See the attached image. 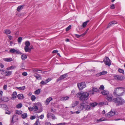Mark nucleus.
Wrapping results in <instances>:
<instances>
[{"label": "nucleus", "instance_id": "obj_33", "mask_svg": "<svg viewBox=\"0 0 125 125\" xmlns=\"http://www.w3.org/2000/svg\"><path fill=\"white\" fill-rule=\"evenodd\" d=\"M16 88L20 90H23L25 89V86H23L22 87H16Z\"/></svg>", "mask_w": 125, "mask_h": 125}, {"label": "nucleus", "instance_id": "obj_55", "mask_svg": "<svg viewBox=\"0 0 125 125\" xmlns=\"http://www.w3.org/2000/svg\"><path fill=\"white\" fill-rule=\"evenodd\" d=\"M6 105L4 104H0V107H5Z\"/></svg>", "mask_w": 125, "mask_h": 125}, {"label": "nucleus", "instance_id": "obj_56", "mask_svg": "<svg viewBox=\"0 0 125 125\" xmlns=\"http://www.w3.org/2000/svg\"><path fill=\"white\" fill-rule=\"evenodd\" d=\"M101 75V74L100 72L98 73L96 75V77H99Z\"/></svg>", "mask_w": 125, "mask_h": 125}, {"label": "nucleus", "instance_id": "obj_44", "mask_svg": "<svg viewBox=\"0 0 125 125\" xmlns=\"http://www.w3.org/2000/svg\"><path fill=\"white\" fill-rule=\"evenodd\" d=\"M33 107L34 108V110L35 111H37L38 109V107L36 106H34Z\"/></svg>", "mask_w": 125, "mask_h": 125}, {"label": "nucleus", "instance_id": "obj_5", "mask_svg": "<svg viewBox=\"0 0 125 125\" xmlns=\"http://www.w3.org/2000/svg\"><path fill=\"white\" fill-rule=\"evenodd\" d=\"M77 86L80 90H82L86 86V84L84 82H82L80 83H78Z\"/></svg>", "mask_w": 125, "mask_h": 125}, {"label": "nucleus", "instance_id": "obj_18", "mask_svg": "<svg viewBox=\"0 0 125 125\" xmlns=\"http://www.w3.org/2000/svg\"><path fill=\"white\" fill-rule=\"evenodd\" d=\"M25 51L26 52H31V50L29 47H25L24 48Z\"/></svg>", "mask_w": 125, "mask_h": 125}, {"label": "nucleus", "instance_id": "obj_43", "mask_svg": "<svg viewBox=\"0 0 125 125\" xmlns=\"http://www.w3.org/2000/svg\"><path fill=\"white\" fill-rule=\"evenodd\" d=\"M22 112L21 111H18L16 113V114H18L19 115H21L22 114Z\"/></svg>", "mask_w": 125, "mask_h": 125}, {"label": "nucleus", "instance_id": "obj_64", "mask_svg": "<svg viewBox=\"0 0 125 125\" xmlns=\"http://www.w3.org/2000/svg\"><path fill=\"white\" fill-rule=\"evenodd\" d=\"M66 123H59V125H65Z\"/></svg>", "mask_w": 125, "mask_h": 125}, {"label": "nucleus", "instance_id": "obj_57", "mask_svg": "<svg viewBox=\"0 0 125 125\" xmlns=\"http://www.w3.org/2000/svg\"><path fill=\"white\" fill-rule=\"evenodd\" d=\"M38 71H41L40 70H34L33 71V72L34 73H35L36 72H38Z\"/></svg>", "mask_w": 125, "mask_h": 125}, {"label": "nucleus", "instance_id": "obj_54", "mask_svg": "<svg viewBox=\"0 0 125 125\" xmlns=\"http://www.w3.org/2000/svg\"><path fill=\"white\" fill-rule=\"evenodd\" d=\"M35 117L34 116H32L30 117V119L31 120H33L35 119Z\"/></svg>", "mask_w": 125, "mask_h": 125}, {"label": "nucleus", "instance_id": "obj_61", "mask_svg": "<svg viewBox=\"0 0 125 125\" xmlns=\"http://www.w3.org/2000/svg\"><path fill=\"white\" fill-rule=\"evenodd\" d=\"M51 111L52 112H54L56 111L55 109H54L51 108Z\"/></svg>", "mask_w": 125, "mask_h": 125}, {"label": "nucleus", "instance_id": "obj_30", "mask_svg": "<svg viewBox=\"0 0 125 125\" xmlns=\"http://www.w3.org/2000/svg\"><path fill=\"white\" fill-rule=\"evenodd\" d=\"M102 94L103 95H107L108 94L109 92H108L105 91L104 90L103 92H102Z\"/></svg>", "mask_w": 125, "mask_h": 125}, {"label": "nucleus", "instance_id": "obj_34", "mask_svg": "<svg viewBox=\"0 0 125 125\" xmlns=\"http://www.w3.org/2000/svg\"><path fill=\"white\" fill-rule=\"evenodd\" d=\"M6 76L10 75L12 73V72L11 71H7L6 72Z\"/></svg>", "mask_w": 125, "mask_h": 125}, {"label": "nucleus", "instance_id": "obj_20", "mask_svg": "<svg viewBox=\"0 0 125 125\" xmlns=\"http://www.w3.org/2000/svg\"><path fill=\"white\" fill-rule=\"evenodd\" d=\"M17 97L19 99H22L24 98L23 95L21 94H18L17 96Z\"/></svg>", "mask_w": 125, "mask_h": 125}, {"label": "nucleus", "instance_id": "obj_40", "mask_svg": "<svg viewBox=\"0 0 125 125\" xmlns=\"http://www.w3.org/2000/svg\"><path fill=\"white\" fill-rule=\"evenodd\" d=\"M69 98V97L68 96L63 97L62 98V100H63V101H66L68 100Z\"/></svg>", "mask_w": 125, "mask_h": 125}, {"label": "nucleus", "instance_id": "obj_26", "mask_svg": "<svg viewBox=\"0 0 125 125\" xmlns=\"http://www.w3.org/2000/svg\"><path fill=\"white\" fill-rule=\"evenodd\" d=\"M17 93L16 92H14L12 95V98L13 99H14L16 98Z\"/></svg>", "mask_w": 125, "mask_h": 125}, {"label": "nucleus", "instance_id": "obj_22", "mask_svg": "<svg viewBox=\"0 0 125 125\" xmlns=\"http://www.w3.org/2000/svg\"><path fill=\"white\" fill-rule=\"evenodd\" d=\"M89 21V20H88L84 22L82 25V27H83V28H85V27L86 26L88 22Z\"/></svg>", "mask_w": 125, "mask_h": 125}, {"label": "nucleus", "instance_id": "obj_63", "mask_svg": "<svg viewBox=\"0 0 125 125\" xmlns=\"http://www.w3.org/2000/svg\"><path fill=\"white\" fill-rule=\"evenodd\" d=\"M51 80V79L50 78H49L47 79H46V82H47V83L50 81Z\"/></svg>", "mask_w": 125, "mask_h": 125}, {"label": "nucleus", "instance_id": "obj_41", "mask_svg": "<svg viewBox=\"0 0 125 125\" xmlns=\"http://www.w3.org/2000/svg\"><path fill=\"white\" fill-rule=\"evenodd\" d=\"M22 40V37H19L18 39V42L19 43L21 42Z\"/></svg>", "mask_w": 125, "mask_h": 125}, {"label": "nucleus", "instance_id": "obj_21", "mask_svg": "<svg viewBox=\"0 0 125 125\" xmlns=\"http://www.w3.org/2000/svg\"><path fill=\"white\" fill-rule=\"evenodd\" d=\"M79 103V101H77L74 102L72 104V107H74L76 106Z\"/></svg>", "mask_w": 125, "mask_h": 125}, {"label": "nucleus", "instance_id": "obj_17", "mask_svg": "<svg viewBox=\"0 0 125 125\" xmlns=\"http://www.w3.org/2000/svg\"><path fill=\"white\" fill-rule=\"evenodd\" d=\"M11 33L10 31L8 29H6L4 30V33L6 34H10Z\"/></svg>", "mask_w": 125, "mask_h": 125}, {"label": "nucleus", "instance_id": "obj_3", "mask_svg": "<svg viewBox=\"0 0 125 125\" xmlns=\"http://www.w3.org/2000/svg\"><path fill=\"white\" fill-rule=\"evenodd\" d=\"M118 89H125V88L123 87H118L115 88L113 93L114 95L115 96H122L124 94V92H122L121 94L119 93V91H118Z\"/></svg>", "mask_w": 125, "mask_h": 125}, {"label": "nucleus", "instance_id": "obj_27", "mask_svg": "<svg viewBox=\"0 0 125 125\" xmlns=\"http://www.w3.org/2000/svg\"><path fill=\"white\" fill-rule=\"evenodd\" d=\"M25 46L26 47H29L30 45V43L28 41H26L25 43Z\"/></svg>", "mask_w": 125, "mask_h": 125}, {"label": "nucleus", "instance_id": "obj_7", "mask_svg": "<svg viewBox=\"0 0 125 125\" xmlns=\"http://www.w3.org/2000/svg\"><path fill=\"white\" fill-rule=\"evenodd\" d=\"M104 61L106 65H108L109 66H110L111 63L110 62L109 59L108 57H106L104 60Z\"/></svg>", "mask_w": 125, "mask_h": 125}, {"label": "nucleus", "instance_id": "obj_38", "mask_svg": "<svg viewBox=\"0 0 125 125\" xmlns=\"http://www.w3.org/2000/svg\"><path fill=\"white\" fill-rule=\"evenodd\" d=\"M36 99L35 96L34 95H32L31 97V99L32 101H34Z\"/></svg>", "mask_w": 125, "mask_h": 125}, {"label": "nucleus", "instance_id": "obj_60", "mask_svg": "<svg viewBox=\"0 0 125 125\" xmlns=\"http://www.w3.org/2000/svg\"><path fill=\"white\" fill-rule=\"evenodd\" d=\"M43 118L44 115H42L40 116V118L41 119H43Z\"/></svg>", "mask_w": 125, "mask_h": 125}, {"label": "nucleus", "instance_id": "obj_62", "mask_svg": "<svg viewBox=\"0 0 125 125\" xmlns=\"http://www.w3.org/2000/svg\"><path fill=\"white\" fill-rule=\"evenodd\" d=\"M81 35H79L77 34H75V36L78 38H79L80 37V36H81Z\"/></svg>", "mask_w": 125, "mask_h": 125}, {"label": "nucleus", "instance_id": "obj_14", "mask_svg": "<svg viewBox=\"0 0 125 125\" xmlns=\"http://www.w3.org/2000/svg\"><path fill=\"white\" fill-rule=\"evenodd\" d=\"M1 99L2 101L7 102L9 100V99L7 97L4 96L1 98Z\"/></svg>", "mask_w": 125, "mask_h": 125}, {"label": "nucleus", "instance_id": "obj_42", "mask_svg": "<svg viewBox=\"0 0 125 125\" xmlns=\"http://www.w3.org/2000/svg\"><path fill=\"white\" fill-rule=\"evenodd\" d=\"M100 73L101 74V75L105 74L107 73V72L106 71H103L102 72H101Z\"/></svg>", "mask_w": 125, "mask_h": 125}, {"label": "nucleus", "instance_id": "obj_19", "mask_svg": "<svg viewBox=\"0 0 125 125\" xmlns=\"http://www.w3.org/2000/svg\"><path fill=\"white\" fill-rule=\"evenodd\" d=\"M3 60L4 61L7 62H11L13 61L12 59L11 58H4Z\"/></svg>", "mask_w": 125, "mask_h": 125}, {"label": "nucleus", "instance_id": "obj_1", "mask_svg": "<svg viewBox=\"0 0 125 125\" xmlns=\"http://www.w3.org/2000/svg\"><path fill=\"white\" fill-rule=\"evenodd\" d=\"M89 94L87 92H80L77 93L76 95L77 97L79 98L81 101H85L88 99Z\"/></svg>", "mask_w": 125, "mask_h": 125}, {"label": "nucleus", "instance_id": "obj_52", "mask_svg": "<svg viewBox=\"0 0 125 125\" xmlns=\"http://www.w3.org/2000/svg\"><path fill=\"white\" fill-rule=\"evenodd\" d=\"M8 36L9 38V39L10 40H11L12 39V37L10 35H8Z\"/></svg>", "mask_w": 125, "mask_h": 125}, {"label": "nucleus", "instance_id": "obj_51", "mask_svg": "<svg viewBox=\"0 0 125 125\" xmlns=\"http://www.w3.org/2000/svg\"><path fill=\"white\" fill-rule=\"evenodd\" d=\"M22 75L24 76H26L27 75V73L26 72H24L22 73Z\"/></svg>", "mask_w": 125, "mask_h": 125}, {"label": "nucleus", "instance_id": "obj_46", "mask_svg": "<svg viewBox=\"0 0 125 125\" xmlns=\"http://www.w3.org/2000/svg\"><path fill=\"white\" fill-rule=\"evenodd\" d=\"M118 71L120 73H122L123 74L124 73V71L122 69L119 68L118 69Z\"/></svg>", "mask_w": 125, "mask_h": 125}, {"label": "nucleus", "instance_id": "obj_25", "mask_svg": "<svg viewBox=\"0 0 125 125\" xmlns=\"http://www.w3.org/2000/svg\"><path fill=\"white\" fill-rule=\"evenodd\" d=\"M16 67L15 66L12 65L10 67H8L7 69L8 70H12L14 69Z\"/></svg>", "mask_w": 125, "mask_h": 125}, {"label": "nucleus", "instance_id": "obj_10", "mask_svg": "<svg viewBox=\"0 0 125 125\" xmlns=\"http://www.w3.org/2000/svg\"><path fill=\"white\" fill-rule=\"evenodd\" d=\"M68 75L67 73H65L61 75L57 80V82H58L62 80L67 77Z\"/></svg>", "mask_w": 125, "mask_h": 125}, {"label": "nucleus", "instance_id": "obj_49", "mask_svg": "<svg viewBox=\"0 0 125 125\" xmlns=\"http://www.w3.org/2000/svg\"><path fill=\"white\" fill-rule=\"evenodd\" d=\"M7 87V85L6 84H4L3 86V89L4 90H6Z\"/></svg>", "mask_w": 125, "mask_h": 125}, {"label": "nucleus", "instance_id": "obj_47", "mask_svg": "<svg viewBox=\"0 0 125 125\" xmlns=\"http://www.w3.org/2000/svg\"><path fill=\"white\" fill-rule=\"evenodd\" d=\"M104 87L103 85H101L100 87L99 88V89L100 90H103L104 89Z\"/></svg>", "mask_w": 125, "mask_h": 125}, {"label": "nucleus", "instance_id": "obj_48", "mask_svg": "<svg viewBox=\"0 0 125 125\" xmlns=\"http://www.w3.org/2000/svg\"><path fill=\"white\" fill-rule=\"evenodd\" d=\"M124 89H118V91H119V93L120 94H121V92H124V91L123 90Z\"/></svg>", "mask_w": 125, "mask_h": 125}, {"label": "nucleus", "instance_id": "obj_2", "mask_svg": "<svg viewBox=\"0 0 125 125\" xmlns=\"http://www.w3.org/2000/svg\"><path fill=\"white\" fill-rule=\"evenodd\" d=\"M113 102L117 106H120L124 104L125 102V100L120 97H118L113 98Z\"/></svg>", "mask_w": 125, "mask_h": 125}, {"label": "nucleus", "instance_id": "obj_28", "mask_svg": "<svg viewBox=\"0 0 125 125\" xmlns=\"http://www.w3.org/2000/svg\"><path fill=\"white\" fill-rule=\"evenodd\" d=\"M98 91V90L96 88H94L93 89V91H91L92 94L93 95L94 94V92H97Z\"/></svg>", "mask_w": 125, "mask_h": 125}, {"label": "nucleus", "instance_id": "obj_16", "mask_svg": "<svg viewBox=\"0 0 125 125\" xmlns=\"http://www.w3.org/2000/svg\"><path fill=\"white\" fill-rule=\"evenodd\" d=\"M24 6V5L19 6L17 8V10L18 11H20V10L22 9Z\"/></svg>", "mask_w": 125, "mask_h": 125}, {"label": "nucleus", "instance_id": "obj_23", "mask_svg": "<svg viewBox=\"0 0 125 125\" xmlns=\"http://www.w3.org/2000/svg\"><path fill=\"white\" fill-rule=\"evenodd\" d=\"M90 106L92 107H94L97 105V103L96 102L92 103L90 104Z\"/></svg>", "mask_w": 125, "mask_h": 125}, {"label": "nucleus", "instance_id": "obj_9", "mask_svg": "<svg viewBox=\"0 0 125 125\" xmlns=\"http://www.w3.org/2000/svg\"><path fill=\"white\" fill-rule=\"evenodd\" d=\"M10 52L11 53H15L16 54H21L22 53L19 51L16 50L14 49H11L10 50Z\"/></svg>", "mask_w": 125, "mask_h": 125}, {"label": "nucleus", "instance_id": "obj_59", "mask_svg": "<svg viewBox=\"0 0 125 125\" xmlns=\"http://www.w3.org/2000/svg\"><path fill=\"white\" fill-rule=\"evenodd\" d=\"M45 125H52V124L50 122H46L45 123Z\"/></svg>", "mask_w": 125, "mask_h": 125}, {"label": "nucleus", "instance_id": "obj_29", "mask_svg": "<svg viewBox=\"0 0 125 125\" xmlns=\"http://www.w3.org/2000/svg\"><path fill=\"white\" fill-rule=\"evenodd\" d=\"M41 89H39L36 90L34 92V94H38L40 93Z\"/></svg>", "mask_w": 125, "mask_h": 125}, {"label": "nucleus", "instance_id": "obj_32", "mask_svg": "<svg viewBox=\"0 0 125 125\" xmlns=\"http://www.w3.org/2000/svg\"><path fill=\"white\" fill-rule=\"evenodd\" d=\"M27 116V113H24L22 114V117L23 119H25Z\"/></svg>", "mask_w": 125, "mask_h": 125}, {"label": "nucleus", "instance_id": "obj_35", "mask_svg": "<svg viewBox=\"0 0 125 125\" xmlns=\"http://www.w3.org/2000/svg\"><path fill=\"white\" fill-rule=\"evenodd\" d=\"M105 120V119L103 118H101L99 119H97V123H99V122H101Z\"/></svg>", "mask_w": 125, "mask_h": 125}, {"label": "nucleus", "instance_id": "obj_58", "mask_svg": "<svg viewBox=\"0 0 125 125\" xmlns=\"http://www.w3.org/2000/svg\"><path fill=\"white\" fill-rule=\"evenodd\" d=\"M51 116V113H48L47 114V117L48 118H50V117Z\"/></svg>", "mask_w": 125, "mask_h": 125}, {"label": "nucleus", "instance_id": "obj_39", "mask_svg": "<svg viewBox=\"0 0 125 125\" xmlns=\"http://www.w3.org/2000/svg\"><path fill=\"white\" fill-rule=\"evenodd\" d=\"M47 83V82H46V80L45 81H42L40 83V84H41L45 85Z\"/></svg>", "mask_w": 125, "mask_h": 125}, {"label": "nucleus", "instance_id": "obj_37", "mask_svg": "<svg viewBox=\"0 0 125 125\" xmlns=\"http://www.w3.org/2000/svg\"><path fill=\"white\" fill-rule=\"evenodd\" d=\"M22 106V104L21 103H20L16 105V107L18 108H21Z\"/></svg>", "mask_w": 125, "mask_h": 125}, {"label": "nucleus", "instance_id": "obj_11", "mask_svg": "<svg viewBox=\"0 0 125 125\" xmlns=\"http://www.w3.org/2000/svg\"><path fill=\"white\" fill-rule=\"evenodd\" d=\"M115 112L114 111H113L112 110H111L107 114V115H106V116L108 117H112L115 115Z\"/></svg>", "mask_w": 125, "mask_h": 125}, {"label": "nucleus", "instance_id": "obj_13", "mask_svg": "<svg viewBox=\"0 0 125 125\" xmlns=\"http://www.w3.org/2000/svg\"><path fill=\"white\" fill-rule=\"evenodd\" d=\"M53 99L51 97L48 98L45 101V103L46 104V105H48L51 101Z\"/></svg>", "mask_w": 125, "mask_h": 125}, {"label": "nucleus", "instance_id": "obj_53", "mask_svg": "<svg viewBox=\"0 0 125 125\" xmlns=\"http://www.w3.org/2000/svg\"><path fill=\"white\" fill-rule=\"evenodd\" d=\"M28 109L29 110L32 111L34 110V108L33 107H30L28 108Z\"/></svg>", "mask_w": 125, "mask_h": 125}, {"label": "nucleus", "instance_id": "obj_6", "mask_svg": "<svg viewBox=\"0 0 125 125\" xmlns=\"http://www.w3.org/2000/svg\"><path fill=\"white\" fill-rule=\"evenodd\" d=\"M114 79L117 80L121 81L125 79V77L123 76H120L118 75H116L115 76Z\"/></svg>", "mask_w": 125, "mask_h": 125}, {"label": "nucleus", "instance_id": "obj_31", "mask_svg": "<svg viewBox=\"0 0 125 125\" xmlns=\"http://www.w3.org/2000/svg\"><path fill=\"white\" fill-rule=\"evenodd\" d=\"M27 56L26 55L23 54L21 55V58L22 60H24L27 58Z\"/></svg>", "mask_w": 125, "mask_h": 125}, {"label": "nucleus", "instance_id": "obj_50", "mask_svg": "<svg viewBox=\"0 0 125 125\" xmlns=\"http://www.w3.org/2000/svg\"><path fill=\"white\" fill-rule=\"evenodd\" d=\"M115 5L114 4H113L110 6V8L112 9H113L115 8Z\"/></svg>", "mask_w": 125, "mask_h": 125}, {"label": "nucleus", "instance_id": "obj_45", "mask_svg": "<svg viewBox=\"0 0 125 125\" xmlns=\"http://www.w3.org/2000/svg\"><path fill=\"white\" fill-rule=\"evenodd\" d=\"M71 25H69L68 27H67L66 29V31H68L71 28Z\"/></svg>", "mask_w": 125, "mask_h": 125}, {"label": "nucleus", "instance_id": "obj_24", "mask_svg": "<svg viewBox=\"0 0 125 125\" xmlns=\"http://www.w3.org/2000/svg\"><path fill=\"white\" fill-rule=\"evenodd\" d=\"M34 76L36 78V79L38 80L39 79V78L41 77V75L38 74L36 73H35Z\"/></svg>", "mask_w": 125, "mask_h": 125}, {"label": "nucleus", "instance_id": "obj_15", "mask_svg": "<svg viewBox=\"0 0 125 125\" xmlns=\"http://www.w3.org/2000/svg\"><path fill=\"white\" fill-rule=\"evenodd\" d=\"M116 23L117 22L116 21H112L109 23L107 28H108L109 27H111L112 24H114Z\"/></svg>", "mask_w": 125, "mask_h": 125}, {"label": "nucleus", "instance_id": "obj_36", "mask_svg": "<svg viewBox=\"0 0 125 125\" xmlns=\"http://www.w3.org/2000/svg\"><path fill=\"white\" fill-rule=\"evenodd\" d=\"M40 124L39 119H38L36 120L33 125H39Z\"/></svg>", "mask_w": 125, "mask_h": 125}, {"label": "nucleus", "instance_id": "obj_12", "mask_svg": "<svg viewBox=\"0 0 125 125\" xmlns=\"http://www.w3.org/2000/svg\"><path fill=\"white\" fill-rule=\"evenodd\" d=\"M13 119L15 121H16V120H18V116L15 115H13L12 119L11 121V123H14V122H13Z\"/></svg>", "mask_w": 125, "mask_h": 125}, {"label": "nucleus", "instance_id": "obj_4", "mask_svg": "<svg viewBox=\"0 0 125 125\" xmlns=\"http://www.w3.org/2000/svg\"><path fill=\"white\" fill-rule=\"evenodd\" d=\"M80 109L81 110H88L90 109V106L87 105L84 102H83L80 104Z\"/></svg>", "mask_w": 125, "mask_h": 125}, {"label": "nucleus", "instance_id": "obj_8", "mask_svg": "<svg viewBox=\"0 0 125 125\" xmlns=\"http://www.w3.org/2000/svg\"><path fill=\"white\" fill-rule=\"evenodd\" d=\"M113 96L112 95L109 94L107 95L106 97V99L109 102H111L113 101Z\"/></svg>", "mask_w": 125, "mask_h": 125}]
</instances>
